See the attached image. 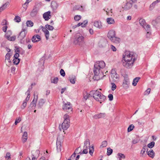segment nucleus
Masks as SVG:
<instances>
[{
	"label": "nucleus",
	"instance_id": "f257e3e1",
	"mask_svg": "<svg viewBox=\"0 0 160 160\" xmlns=\"http://www.w3.org/2000/svg\"><path fill=\"white\" fill-rule=\"evenodd\" d=\"M136 59V55L133 52H126L123 55L122 60V65L125 68H131Z\"/></svg>",
	"mask_w": 160,
	"mask_h": 160
},
{
	"label": "nucleus",
	"instance_id": "f03ea898",
	"mask_svg": "<svg viewBox=\"0 0 160 160\" xmlns=\"http://www.w3.org/2000/svg\"><path fill=\"white\" fill-rule=\"evenodd\" d=\"M105 64L103 61H98L94 65V72L95 74L94 77H97V80L102 79V78L105 76L102 71V70L105 67Z\"/></svg>",
	"mask_w": 160,
	"mask_h": 160
},
{
	"label": "nucleus",
	"instance_id": "7ed1b4c3",
	"mask_svg": "<svg viewBox=\"0 0 160 160\" xmlns=\"http://www.w3.org/2000/svg\"><path fill=\"white\" fill-rule=\"evenodd\" d=\"M91 93L93 98L100 103L104 101L106 99V97L98 91H91Z\"/></svg>",
	"mask_w": 160,
	"mask_h": 160
},
{
	"label": "nucleus",
	"instance_id": "20e7f679",
	"mask_svg": "<svg viewBox=\"0 0 160 160\" xmlns=\"http://www.w3.org/2000/svg\"><path fill=\"white\" fill-rule=\"evenodd\" d=\"M91 93L93 98L100 103L104 101L106 99V97L98 91H91Z\"/></svg>",
	"mask_w": 160,
	"mask_h": 160
},
{
	"label": "nucleus",
	"instance_id": "39448f33",
	"mask_svg": "<svg viewBox=\"0 0 160 160\" xmlns=\"http://www.w3.org/2000/svg\"><path fill=\"white\" fill-rule=\"evenodd\" d=\"M91 93L93 98L100 103L104 101L106 99V97L98 91H91Z\"/></svg>",
	"mask_w": 160,
	"mask_h": 160
},
{
	"label": "nucleus",
	"instance_id": "423d86ee",
	"mask_svg": "<svg viewBox=\"0 0 160 160\" xmlns=\"http://www.w3.org/2000/svg\"><path fill=\"white\" fill-rule=\"evenodd\" d=\"M84 37L79 33L77 34L74 40V43L75 44L81 45L84 42Z\"/></svg>",
	"mask_w": 160,
	"mask_h": 160
},
{
	"label": "nucleus",
	"instance_id": "0eeeda50",
	"mask_svg": "<svg viewBox=\"0 0 160 160\" xmlns=\"http://www.w3.org/2000/svg\"><path fill=\"white\" fill-rule=\"evenodd\" d=\"M90 145V141L89 139H87L84 142V146L83 147V150L82 152H79V153L80 154H87L88 152V149Z\"/></svg>",
	"mask_w": 160,
	"mask_h": 160
},
{
	"label": "nucleus",
	"instance_id": "6e6552de",
	"mask_svg": "<svg viewBox=\"0 0 160 160\" xmlns=\"http://www.w3.org/2000/svg\"><path fill=\"white\" fill-rule=\"evenodd\" d=\"M110 81L113 82H118L119 80V76L114 71H112L111 73Z\"/></svg>",
	"mask_w": 160,
	"mask_h": 160
},
{
	"label": "nucleus",
	"instance_id": "1a4fd4ad",
	"mask_svg": "<svg viewBox=\"0 0 160 160\" xmlns=\"http://www.w3.org/2000/svg\"><path fill=\"white\" fill-rule=\"evenodd\" d=\"M27 33V27L25 26H23L21 31L20 32L18 38L20 39H22L26 36Z\"/></svg>",
	"mask_w": 160,
	"mask_h": 160
},
{
	"label": "nucleus",
	"instance_id": "9d476101",
	"mask_svg": "<svg viewBox=\"0 0 160 160\" xmlns=\"http://www.w3.org/2000/svg\"><path fill=\"white\" fill-rule=\"evenodd\" d=\"M38 93L37 92H35L34 94V98L30 104V107L32 108H35L36 104V102L38 99Z\"/></svg>",
	"mask_w": 160,
	"mask_h": 160
},
{
	"label": "nucleus",
	"instance_id": "9b49d317",
	"mask_svg": "<svg viewBox=\"0 0 160 160\" xmlns=\"http://www.w3.org/2000/svg\"><path fill=\"white\" fill-rule=\"evenodd\" d=\"M62 108L64 111L68 112H72V110L71 105L69 102L65 103L62 106Z\"/></svg>",
	"mask_w": 160,
	"mask_h": 160
},
{
	"label": "nucleus",
	"instance_id": "f8f14e48",
	"mask_svg": "<svg viewBox=\"0 0 160 160\" xmlns=\"http://www.w3.org/2000/svg\"><path fill=\"white\" fill-rule=\"evenodd\" d=\"M12 32L11 31L8 30L5 35V37L7 39L11 41H14L16 39V36H15L11 37Z\"/></svg>",
	"mask_w": 160,
	"mask_h": 160
},
{
	"label": "nucleus",
	"instance_id": "ddd939ff",
	"mask_svg": "<svg viewBox=\"0 0 160 160\" xmlns=\"http://www.w3.org/2000/svg\"><path fill=\"white\" fill-rule=\"evenodd\" d=\"M130 84L129 79L128 77H125L122 83V87L123 88L126 89L129 87Z\"/></svg>",
	"mask_w": 160,
	"mask_h": 160
},
{
	"label": "nucleus",
	"instance_id": "4468645a",
	"mask_svg": "<svg viewBox=\"0 0 160 160\" xmlns=\"http://www.w3.org/2000/svg\"><path fill=\"white\" fill-rule=\"evenodd\" d=\"M116 36L115 32L113 30H110L108 34V37L111 40Z\"/></svg>",
	"mask_w": 160,
	"mask_h": 160
},
{
	"label": "nucleus",
	"instance_id": "2eb2a0df",
	"mask_svg": "<svg viewBox=\"0 0 160 160\" xmlns=\"http://www.w3.org/2000/svg\"><path fill=\"white\" fill-rule=\"evenodd\" d=\"M31 40L32 42H36L40 41L41 40V38L39 35L36 34L32 37Z\"/></svg>",
	"mask_w": 160,
	"mask_h": 160
},
{
	"label": "nucleus",
	"instance_id": "dca6fc26",
	"mask_svg": "<svg viewBox=\"0 0 160 160\" xmlns=\"http://www.w3.org/2000/svg\"><path fill=\"white\" fill-rule=\"evenodd\" d=\"M19 57V54L18 53H15L14 56V58L13 59V63L16 64L18 65L20 61V60L18 58Z\"/></svg>",
	"mask_w": 160,
	"mask_h": 160
},
{
	"label": "nucleus",
	"instance_id": "f3484780",
	"mask_svg": "<svg viewBox=\"0 0 160 160\" xmlns=\"http://www.w3.org/2000/svg\"><path fill=\"white\" fill-rule=\"evenodd\" d=\"M106 114L105 113H100L95 114L93 116V118L95 119H98L105 117Z\"/></svg>",
	"mask_w": 160,
	"mask_h": 160
},
{
	"label": "nucleus",
	"instance_id": "a211bd4d",
	"mask_svg": "<svg viewBox=\"0 0 160 160\" xmlns=\"http://www.w3.org/2000/svg\"><path fill=\"white\" fill-rule=\"evenodd\" d=\"M70 122L64 121L62 124V128L63 130H67L69 127Z\"/></svg>",
	"mask_w": 160,
	"mask_h": 160
},
{
	"label": "nucleus",
	"instance_id": "6ab92c4d",
	"mask_svg": "<svg viewBox=\"0 0 160 160\" xmlns=\"http://www.w3.org/2000/svg\"><path fill=\"white\" fill-rule=\"evenodd\" d=\"M51 12L49 11L46 12L43 14V18L46 21H48L50 19Z\"/></svg>",
	"mask_w": 160,
	"mask_h": 160
},
{
	"label": "nucleus",
	"instance_id": "aec40b11",
	"mask_svg": "<svg viewBox=\"0 0 160 160\" xmlns=\"http://www.w3.org/2000/svg\"><path fill=\"white\" fill-rule=\"evenodd\" d=\"M132 3L130 1L129 2H127L124 5L123 8L126 10H128L132 6Z\"/></svg>",
	"mask_w": 160,
	"mask_h": 160
},
{
	"label": "nucleus",
	"instance_id": "412c9836",
	"mask_svg": "<svg viewBox=\"0 0 160 160\" xmlns=\"http://www.w3.org/2000/svg\"><path fill=\"white\" fill-rule=\"evenodd\" d=\"M69 79L72 84H74L76 81V76L74 75H71L69 77Z\"/></svg>",
	"mask_w": 160,
	"mask_h": 160
},
{
	"label": "nucleus",
	"instance_id": "4be33fe9",
	"mask_svg": "<svg viewBox=\"0 0 160 160\" xmlns=\"http://www.w3.org/2000/svg\"><path fill=\"white\" fill-rule=\"evenodd\" d=\"M93 25L94 26L99 29L101 28L102 27L101 22L98 21H95Z\"/></svg>",
	"mask_w": 160,
	"mask_h": 160
},
{
	"label": "nucleus",
	"instance_id": "5701e85b",
	"mask_svg": "<svg viewBox=\"0 0 160 160\" xmlns=\"http://www.w3.org/2000/svg\"><path fill=\"white\" fill-rule=\"evenodd\" d=\"M44 103V100L43 99H41L38 101V103L37 105V107L38 108H41Z\"/></svg>",
	"mask_w": 160,
	"mask_h": 160
},
{
	"label": "nucleus",
	"instance_id": "b1692460",
	"mask_svg": "<svg viewBox=\"0 0 160 160\" xmlns=\"http://www.w3.org/2000/svg\"><path fill=\"white\" fill-rule=\"evenodd\" d=\"M28 139V133L27 132H25L22 135V140L23 143H24Z\"/></svg>",
	"mask_w": 160,
	"mask_h": 160
},
{
	"label": "nucleus",
	"instance_id": "393cba45",
	"mask_svg": "<svg viewBox=\"0 0 160 160\" xmlns=\"http://www.w3.org/2000/svg\"><path fill=\"white\" fill-rule=\"evenodd\" d=\"M90 97H92V95L91 93V92L90 93L86 92L84 93L83 98L85 100H86Z\"/></svg>",
	"mask_w": 160,
	"mask_h": 160
},
{
	"label": "nucleus",
	"instance_id": "a878e982",
	"mask_svg": "<svg viewBox=\"0 0 160 160\" xmlns=\"http://www.w3.org/2000/svg\"><path fill=\"white\" fill-rule=\"evenodd\" d=\"M112 42L118 44L120 42L121 39L119 38L116 37V36L111 40Z\"/></svg>",
	"mask_w": 160,
	"mask_h": 160
},
{
	"label": "nucleus",
	"instance_id": "bb28decb",
	"mask_svg": "<svg viewBox=\"0 0 160 160\" xmlns=\"http://www.w3.org/2000/svg\"><path fill=\"white\" fill-rule=\"evenodd\" d=\"M107 23L109 24H113L115 23V22L114 19L112 18H108L106 20Z\"/></svg>",
	"mask_w": 160,
	"mask_h": 160
},
{
	"label": "nucleus",
	"instance_id": "cd10ccee",
	"mask_svg": "<svg viewBox=\"0 0 160 160\" xmlns=\"http://www.w3.org/2000/svg\"><path fill=\"white\" fill-rule=\"evenodd\" d=\"M148 154L149 157L152 158H153L155 156L154 152L152 149H150L148 152Z\"/></svg>",
	"mask_w": 160,
	"mask_h": 160
},
{
	"label": "nucleus",
	"instance_id": "c85d7f7f",
	"mask_svg": "<svg viewBox=\"0 0 160 160\" xmlns=\"http://www.w3.org/2000/svg\"><path fill=\"white\" fill-rule=\"evenodd\" d=\"M139 23L143 28L147 24L145 20L143 19H140L139 20Z\"/></svg>",
	"mask_w": 160,
	"mask_h": 160
},
{
	"label": "nucleus",
	"instance_id": "c756f323",
	"mask_svg": "<svg viewBox=\"0 0 160 160\" xmlns=\"http://www.w3.org/2000/svg\"><path fill=\"white\" fill-rule=\"evenodd\" d=\"M8 2H7L4 4L2 7H0V12L5 9L7 7V6L9 5Z\"/></svg>",
	"mask_w": 160,
	"mask_h": 160
},
{
	"label": "nucleus",
	"instance_id": "7c9ffc66",
	"mask_svg": "<svg viewBox=\"0 0 160 160\" xmlns=\"http://www.w3.org/2000/svg\"><path fill=\"white\" fill-rule=\"evenodd\" d=\"M51 6L53 9H56L58 8V5L56 2L52 1L51 3Z\"/></svg>",
	"mask_w": 160,
	"mask_h": 160
},
{
	"label": "nucleus",
	"instance_id": "2f4dec72",
	"mask_svg": "<svg viewBox=\"0 0 160 160\" xmlns=\"http://www.w3.org/2000/svg\"><path fill=\"white\" fill-rule=\"evenodd\" d=\"M58 139L57 138L56 142L57 150L58 152H60L61 151V146L60 144V142H59L58 141Z\"/></svg>",
	"mask_w": 160,
	"mask_h": 160
},
{
	"label": "nucleus",
	"instance_id": "473e14b6",
	"mask_svg": "<svg viewBox=\"0 0 160 160\" xmlns=\"http://www.w3.org/2000/svg\"><path fill=\"white\" fill-rule=\"evenodd\" d=\"M30 89L29 88L28 90L26 92L25 94L27 95V98H26V100L27 101H28L30 97Z\"/></svg>",
	"mask_w": 160,
	"mask_h": 160
},
{
	"label": "nucleus",
	"instance_id": "72a5a7b5",
	"mask_svg": "<svg viewBox=\"0 0 160 160\" xmlns=\"http://www.w3.org/2000/svg\"><path fill=\"white\" fill-rule=\"evenodd\" d=\"M140 78L139 77L135 78L133 80L132 85L134 86H136Z\"/></svg>",
	"mask_w": 160,
	"mask_h": 160
},
{
	"label": "nucleus",
	"instance_id": "f704fd0d",
	"mask_svg": "<svg viewBox=\"0 0 160 160\" xmlns=\"http://www.w3.org/2000/svg\"><path fill=\"white\" fill-rule=\"evenodd\" d=\"M63 118L64 121L66 122H70V117L69 115L68 114H65L63 116Z\"/></svg>",
	"mask_w": 160,
	"mask_h": 160
},
{
	"label": "nucleus",
	"instance_id": "c9c22d12",
	"mask_svg": "<svg viewBox=\"0 0 160 160\" xmlns=\"http://www.w3.org/2000/svg\"><path fill=\"white\" fill-rule=\"evenodd\" d=\"M27 27H32L33 25V23L30 20H28L26 22Z\"/></svg>",
	"mask_w": 160,
	"mask_h": 160
},
{
	"label": "nucleus",
	"instance_id": "e433bc0d",
	"mask_svg": "<svg viewBox=\"0 0 160 160\" xmlns=\"http://www.w3.org/2000/svg\"><path fill=\"white\" fill-rule=\"evenodd\" d=\"M158 3L157 0L153 2L150 6V9L152 10L155 7V5Z\"/></svg>",
	"mask_w": 160,
	"mask_h": 160
},
{
	"label": "nucleus",
	"instance_id": "4c0bfd02",
	"mask_svg": "<svg viewBox=\"0 0 160 160\" xmlns=\"http://www.w3.org/2000/svg\"><path fill=\"white\" fill-rule=\"evenodd\" d=\"M11 56V54L10 53H8L5 56V60H7L8 61L10 62H11V60L10 59V58Z\"/></svg>",
	"mask_w": 160,
	"mask_h": 160
},
{
	"label": "nucleus",
	"instance_id": "58836bf2",
	"mask_svg": "<svg viewBox=\"0 0 160 160\" xmlns=\"http://www.w3.org/2000/svg\"><path fill=\"white\" fill-rule=\"evenodd\" d=\"M108 145V142L106 141H104L102 142L100 146V148H103L106 147Z\"/></svg>",
	"mask_w": 160,
	"mask_h": 160
},
{
	"label": "nucleus",
	"instance_id": "ea45409f",
	"mask_svg": "<svg viewBox=\"0 0 160 160\" xmlns=\"http://www.w3.org/2000/svg\"><path fill=\"white\" fill-rule=\"evenodd\" d=\"M143 28L145 29L146 32L151 31V27L149 25L146 24V26Z\"/></svg>",
	"mask_w": 160,
	"mask_h": 160
},
{
	"label": "nucleus",
	"instance_id": "a19ab883",
	"mask_svg": "<svg viewBox=\"0 0 160 160\" xmlns=\"http://www.w3.org/2000/svg\"><path fill=\"white\" fill-rule=\"evenodd\" d=\"M15 48H16L15 51L16 53H18L19 54V53H20V52L22 51V49L21 48L17 47H16Z\"/></svg>",
	"mask_w": 160,
	"mask_h": 160
},
{
	"label": "nucleus",
	"instance_id": "79ce46f5",
	"mask_svg": "<svg viewBox=\"0 0 160 160\" xmlns=\"http://www.w3.org/2000/svg\"><path fill=\"white\" fill-rule=\"evenodd\" d=\"M28 101L26 100V99L23 101L22 104L21 105V107L22 109H23L26 106L27 104V102Z\"/></svg>",
	"mask_w": 160,
	"mask_h": 160
},
{
	"label": "nucleus",
	"instance_id": "37998d69",
	"mask_svg": "<svg viewBox=\"0 0 160 160\" xmlns=\"http://www.w3.org/2000/svg\"><path fill=\"white\" fill-rule=\"evenodd\" d=\"M5 159L7 160H10L11 158V154L9 152H7L6 156L5 157Z\"/></svg>",
	"mask_w": 160,
	"mask_h": 160
},
{
	"label": "nucleus",
	"instance_id": "c03bdc74",
	"mask_svg": "<svg viewBox=\"0 0 160 160\" xmlns=\"http://www.w3.org/2000/svg\"><path fill=\"white\" fill-rule=\"evenodd\" d=\"M89 153L92 156L94 151V147L93 146H92L91 147L90 146H89Z\"/></svg>",
	"mask_w": 160,
	"mask_h": 160
},
{
	"label": "nucleus",
	"instance_id": "a18cd8bd",
	"mask_svg": "<svg viewBox=\"0 0 160 160\" xmlns=\"http://www.w3.org/2000/svg\"><path fill=\"white\" fill-rule=\"evenodd\" d=\"M155 142H152L148 144L147 146L148 147L150 148H152L154 146Z\"/></svg>",
	"mask_w": 160,
	"mask_h": 160
},
{
	"label": "nucleus",
	"instance_id": "49530a36",
	"mask_svg": "<svg viewBox=\"0 0 160 160\" xmlns=\"http://www.w3.org/2000/svg\"><path fill=\"white\" fill-rule=\"evenodd\" d=\"M112 152V150L109 148L107 149V155L108 156H110Z\"/></svg>",
	"mask_w": 160,
	"mask_h": 160
},
{
	"label": "nucleus",
	"instance_id": "de8ad7c7",
	"mask_svg": "<svg viewBox=\"0 0 160 160\" xmlns=\"http://www.w3.org/2000/svg\"><path fill=\"white\" fill-rule=\"evenodd\" d=\"M134 128V126L133 124L130 125L128 128V132L131 131Z\"/></svg>",
	"mask_w": 160,
	"mask_h": 160
},
{
	"label": "nucleus",
	"instance_id": "09e8293b",
	"mask_svg": "<svg viewBox=\"0 0 160 160\" xmlns=\"http://www.w3.org/2000/svg\"><path fill=\"white\" fill-rule=\"evenodd\" d=\"M111 89L112 91H114L117 88V86L116 84L113 82L111 83Z\"/></svg>",
	"mask_w": 160,
	"mask_h": 160
},
{
	"label": "nucleus",
	"instance_id": "8fccbe9b",
	"mask_svg": "<svg viewBox=\"0 0 160 160\" xmlns=\"http://www.w3.org/2000/svg\"><path fill=\"white\" fill-rule=\"evenodd\" d=\"M45 26L46 28L49 30H52L54 29L53 27L47 24Z\"/></svg>",
	"mask_w": 160,
	"mask_h": 160
},
{
	"label": "nucleus",
	"instance_id": "3c124183",
	"mask_svg": "<svg viewBox=\"0 0 160 160\" xmlns=\"http://www.w3.org/2000/svg\"><path fill=\"white\" fill-rule=\"evenodd\" d=\"M76 8L79 10H80L81 11H84V7L83 8L82 6H81L80 7L79 6H76Z\"/></svg>",
	"mask_w": 160,
	"mask_h": 160
},
{
	"label": "nucleus",
	"instance_id": "603ef678",
	"mask_svg": "<svg viewBox=\"0 0 160 160\" xmlns=\"http://www.w3.org/2000/svg\"><path fill=\"white\" fill-rule=\"evenodd\" d=\"M81 18V17L80 15H77L74 17V18L75 21H78Z\"/></svg>",
	"mask_w": 160,
	"mask_h": 160
},
{
	"label": "nucleus",
	"instance_id": "864d4df0",
	"mask_svg": "<svg viewBox=\"0 0 160 160\" xmlns=\"http://www.w3.org/2000/svg\"><path fill=\"white\" fill-rule=\"evenodd\" d=\"M14 20L16 22H18L21 21V18L20 17L17 16H15L14 18Z\"/></svg>",
	"mask_w": 160,
	"mask_h": 160
},
{
	"label": "nucleus",
	"instance_id": "5fc2aeb1",
	"mask_svg": "<svg viewBox=\"0 0 160 160\" xmlns=\"http://www.w3.org/2000/svg\"><path fill=\"white\" fill-rule=\"evenodd\" d=\"M58 78L57 77L54 78L53 80L51 81L52 83H57L58 81Z\"/></svg>",
	"mask_w": 160,
	"mask_h": 160
},
{
	"label": "nucleus",
	"instance_id": "6e6d98bb",
	"mask_svg": "<svg viewBox=\"0 0 160 160\" xmlns=\"http://www.w3.org/2000/svg\"><path fill=\"white\" fill-rule=\"evenodd\" d=\"M46 37V39L47 40H48L49 38V32L48 31L47 32L44 33Z\"/></svg>",
	"mask_w": 160,
	"mask_h": 160
},
{
	"label": "nucleus",
	"instance_id": "4d7b16f0",
	"mask_svg": "<svg viewBox=\"0 0 160 160\" xmlns=\"http://www.w3.org/2000/svg\"><path fill=\"white\" fill-rule=\"evenodd\" d=\"M60 72L61 75H62V76L64 77L65 76V72L63 69H61Z\"/></svg>",
	"mask_w": 160,
	"mask_h": 160
},
{
	"label": "nucleus",
	"instance_id": "13d9d810",
	"mask_svg": "<svg viewBox=\"0 0 160 160\" xmlns=\"http://www.w3.org/2000/svg\"><path fill=\"white\" fill-rule=\"evenodd\" d=\"M151 89L150 88H148L145 92V95H148L150 92Z\"/></svg>",
	"mask_w": 160,
	"mask_h": 160
},
{
	"label": "nucleus",
	"instance_id": "bf43d9fd",
	"mask_svg": "<svg viewBox=\"0 0 160 160\" xmlns=\"http://www.w3.org/2000/svg\"><path fill=\"white\" fill-rule=\"evenodd\" d=\"M21 121V119L20 118H17L15 121V124L16 125L18 123H19Z\"/></svg>",
	"mask_w": 160,
	"mask_h": 160
},
{
	"label": "nucleus",
	"instance_id": "052dcab7",
	"mask_svg": "<svg viewBox=\"0 0 160 160\" xmlns=\"http://www.w3.org/2000/svg\"><path fill=\"white\" fill-rule=\"evenodd\" d=\"M151 34V31H149L147 32V33L146 34V36L147 38H149L150 37V36Z\"/></svg>",
	"mask_w": 160,
	"mask_h": 160
},
{
	"label": "nucleus",
	"instance_id": "680f3d73",
	"mask_svg": "<svg viewBox=\"0 0 160 160\" xmlns=\"http://www.w3.org/2000/svg\"><path fill=\"white\" fill-rule=\"evenodd\" d=\"M42 31L43 32H44V33H45L46 32H47L48 31V30L45 27H43L42 26Z\"/></svg>",
	"mask_w": 160,
	"mask_h": 160
},
{
	"label": "nucleus",
	"instance_id": "e2e57ef3",
	"mask_svg": "<svg viewBox=\"0 0 160 160\" xmlns=\"http://www.w3.org/2000/svg\"><path fill=\"white\" fill-rule=\"evenodd\" d=\"M146 147V146L145 147H144L142 149V150H141V154H142V155H143L145 152V150H146V149H145V148Z\"/></svg>",
	"mask_w": 160,
	"mask_h": 160
},
{
	"label": "nucleus",
	"instance_id": "0e129e2a",
	"mask_svg": "<svg viewBox=\"0 0 160 160\" xmlns=\"http://www.w3.org/2000/svg\"><path fill=\"white\" fill-rule=\"evenodd\" d=\"M108 97L110 101H112L113 99V96L112 94H109Z\"/></svg>",
	"mask_w": 160,
	"mask_h": 160
},
{
	"label": "nucleus",
	"instance_id": "69168bd1",
	"mask_svg": "<svg viewBox=\"0 0 160 160\" xmlns=\"http://www.w3.org/2000/svg\"><path fill=\"white\" fill-rule=\"evenodd\" d=\"M110 46H111V49L112 51L115 52L116 51L117 49L114 46L112 45H111Z\"/></svg>",
	"mask_w": 160,
	"mask_h": 160
},
{
	"label": "nucleus",
	"instance_id": "338daca9",
	"mask_svg": "<svg viewBox=\"0 0 160 160\" xmlns=\"http://www.w3.org/2000/svg\"><path fill=\"white\" fill-rule=\"evenodd\" d=\"M139 142V140L138 139H136L133 140L132 143L133 144H135Z\"/></svg>",
	"mask_w": 160,
	"mask_h": 160
},
{
	"label": "nucleus",
	"instance_id": "774afa93",
	"mask_svg": "<svg viewBox=\"0 0 160 160\" xmlns=\"http://www.w3.org/2000/svg\"><path fill=\"white\" fill-rule=\"evenodd\" d=\"M156 22L157 23H160V16L158 17L156 19Z\"/></svg>",
	"mask_w": 160,
	"mask_h": 160
}]
</instances>
